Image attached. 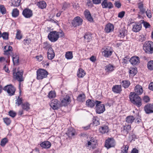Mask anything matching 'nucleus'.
I'll return each instance as SVG.
<instances>
[{"mask_svg": "<svg viewBox=\"0 0 153 153\" xmlns=\"http://www.w3.org/2000/svg\"><path fill=\"white\" fill-rule=\"evenodd\" d=\"M135 122L136 123H139L140 122L141 120L138 114H137L136 116H135Z\"/></svg>", "mask_w": 153, "mask_h": 153, "instance_id": "54", "label": "nucleus"}, {"mask_svg": "<svg viewBox=\"0 0 153 153\" xmlns=\"http://www.w3.org/2000/svg\"><path fill=\"white\" fill-rule=\"evenodd\" d=\"M142 25L140 23H136L133 25L132 30L135 32L139 31L141 28Z\"/></svg>", "mask_w": 153, "mask_h": 153, "instance_id": "20", "label": "nucleus"}, {"mask_svg": "<svg viewBox=\"0 0 153 153\" xmlns=\"http://www.w3.org/2000/svg\"><path fill=\"white\" fill-rule=\"evenodd\" d=\"M31 42V39L30 38H26L23 41L24 44L25 45H28Z\"/></svg>", "mask_w": 153, "mask_h": 153, "instance_id": "47", "label": "nucleus"}, {"mask_svg": "<svg viewBox=\"0 0 153 153\" xmlns=\"http://www.w3.org/2000/svg\"><path fill=\"white\" fill-rule=\"evenodd\" d=\"M75 131L73 128H69L67 134L69 137H72L75 134Z\"/></svg>", "mask_w": 153, "mask_h": 153, "instance_id": "29", "label": "nucleus"}, {"mask_svg": "<svg viewBox=\"0 0 153 153\" xmlns=\"http://www.w3.org/2000/svg\"><path fill=\"white\" fill-rule=\"evenodd\" d=\"M65 58L68 59H71L73 58V55L72 51H68L65 54Z\"/></svg>", "mask_w": 153, "mask_h": 153, "instance_id": "38", "label": "nucleus"}, {"mask_svg": "<svg viewBox=\"0 0 153 153\" xmlns=\"http://www.w3.org/2000/svg\"><path fill=\"white\" fill-rule=\"evenodd\" d=\"M3 90L6 91L9 96H10L13 95L16 91L15 88L11 84L5 86Z\"/></svg>", "mask_w": 153, "mask_h": 153, "instance_id": "5", "label": "nucleus"}, {"mask_svg": "<svg viewBox=\"0 0 153 153\" xmlns=\"http://www.w3.org/2000/svg\"><path fill=\"white\" fill-rule=\"evenodd\" d=\"M135 93L137 95L142 94L143 92V90L141 86L137 85L135 88Z\"/></svg>", "mask_w": 153, "mask_h": 153, "instance_id": "22", "label": "nucleus"}, {"mask_svg": "<svg viewBox=\"0 0 153 153\" xmlns=\"http://www.w3.org/2000/svg\"><path fill=\"white\" fill-rule=\"evenodd\" d=\"M146 15L147 17L149 18H151L152 17V13L150 10H147L146 12Z\"/></svg>", "mask_w": 153, "mask_h": 153, "instance_id": "59", "label": "nucleus"}, {"mask_svg": "<svg viewBox=\"0 0 153 153\" xmlns=\"http://www.w3.org/2000/svg\"><path fill=\"white\" fill-rule=\"evenodd\" d=\"M16 38L18 40H20L22 37V36L21 31L19 30H17V33L16 34Z\"/></svg>", "mask_w": 153, "mask_h": 153, "instance_id": "41", "label": "nucleus"}, {"mask_svg": "<svg viewBox=\"0 0 153 153\" xmlns=\"http://www.w3.org/2000/svg\"><path fill=\"white\" fill-rule=\"evenodd\" d=\"M37 79H42L47 77L48 74V72L45 70L39 69L37 72Z\"/></svg>", "mask_w": 153, "mask_h": 153, "instance_id": "7", "label": "nucleus"}, {"mask_svg": "<svg viewBox=\"0 0 153 153\" xmlns=\"http://www.w3.org/2000/svg\"><path fill=\"white\" fill-rule=\"evenodd\" d=\"M144 109L147 114H149L153 113V104H147L145 106Z\"/></svg>", "mask_w": 153, "mask_h": 153, "instance_id": "14", "label": "nucleus"}, {"mask_svg": "<svg viewBox=\"0 0 153 153\" xmlns=\"http://www.w3.org/2000/svg\"><path fill=\"white\" fill-rule=\"evenodd\" d=\"M85 75V73L83 69L81 68L79 69L77 74V76L79 78H82Z\"/></svg>", "mask_w": 153, "mask_h": 153, "instance_id": "28", "label": "nucleus"}, {"mask_svg": "<svg viewBox=\"0 0 153 153\" xmlns=\"http://www.w3.org/2000/svg\"><path fill=\"white\" fill-rule=\"evenodd\" d=\"M0 12L4 15L6 13V10L4 6L3 5H0Z\"/></svg>", "mask_w": 153, "mask_h": 153, "instance_id": "45", "label": "nucleus"}, {"mask_svg": "<svg viewBox=\"0 0 153 153\" xmlns=\"http://www.w3.org/2000/svg\"><path fill=\"white\" fill-rule=\"evenodd\" d=\"M36 58L39 61H41L43 59V57L42 55L37 56Z\"/></svg>", "mask_w": 153, "mask_h": 153, "instance_id": "61", "label": "nucleus"}, {"mask_svg": "<svg viewBox=\"0 0 153 153\" xmlns=\"http://www.w3.org/2000/svg\"><path fill=\"white\" fill-rule=\"evenodd\" d=\"M30 105L27 102H25L22 104V109L26 111H28L30 109Z\"/></svg>", "mask_w": 153, "mask_h": 153, "instance_id": "36", "label": "nucleus"}, {"mask_svg": "<svg viewBox=\"0 0 153 153\" xmlns=\"http://www.w3.org/2000/svg\"><path fill=\"white\" fill-rule=\"evenodd\" d=\"M149 88L150 89L153 91V82H151L149 84Z\"/></svg>", "mask_w": 153, "mask_h": 153, "instance_id": "64", "label": "nucleus"}, {"mask_svg": "<svg viewBox=\"0 0 153 153\" xmlns=\"http://www.w3.org/2000/svg\"><path fill=\"white\" fill-rule=\"evenodd\" d=\"M101 102L96 100V111L98 114H101L105 110V105L103 104H101Z\"/></svg>", "mask_w": 153, "mask_h": 153, "instance_id": "4", "label": "nucleus"}, {"mask_svg": "<svg viewBox=\"0 0 153 153\" xmlns=\"http://www.w3.org/2000/svg\"><path fill=\"white\" fill-rule=\"evenodd\" d=\"M19 14V10L16 8L13 9L12 12V16L13 17H16L18 16Z\"/></svg>", "mask_w": 153, "mask_h": 153, "instance_id": "43", "label": "nucleus"}, {"mask_svg": "<svg viewBox=\"0 0 153 153\" xmlns=\"http://www.w3.org/2000/svg\"><path fill=\"white\" fill-rule=\"evenodd\" d=\"M143 49L147 53H153V42L149 41L146 42L143 45Z\"/></svg>", "mask_w": 153, "mask_h": 153, "instance_id": "3", "label": "nucleus"}, {"mask_svg": "<svg viewBox=\"0 0 153 153\" xmlns=\"http://www.w3.org/2000/svg\"><path fill=\"white\" fill-rule=\"evenodd\" d=\"M85 18L89 21L92 22L93 20L89 11L88 10H85L84 13Z\"/></svg>", "mask_w": 153, "mask_h": 153, "instance_id": "24", "label": "nucleus"}, {"mask_svg": "<svg viewBox=\"0 0 153 153\" xmlns=\"http://www.w3.org/2000/svg\"><path fill=\"white\" fill-rule=\"evenodd\" d=\"M131 126L130 125L124 126L122 128L121 132L124 135H126L131 130Z\"/></svg>", "mask_w": 153, "mask_h": 153, "instance_id": "16", "label": "nucleus"}, {"mask_svg": "<svg viewBox=\"0 0 153 153\" xmlns=\"http://www.w3.org/2000/svg\"><path fill=\"white\" fill-rule=\"evenodd\" d=\"M4 54L9 56H12V60L14 65H19V56L18 55L16 54H13L12 52V47L9 45H7L4 47Z\"/></svg>", "mask_w": 153, "mask_h": 153, "instance_id": "1", "label": "nucleus"}, {"mask_svg": "<svg viewBox=\"0 0 153 153\" xmlns=\"http://www.w3.org/2000/svg\"><path fill=\"white\" fill-rule=\"evenodd\" d=\"M96 100L94 101L93 100H88L86 101V105L88 107L91 108L93 107L96 105Z\"/></svg>", "mask_w": 153, "mask_h": 153, "instance_id": "27", "label": "nucleus"}, {"mask_svg": "<svg viewBox=\"0 0 153 153\" xmlns=\"http://www.w3.org/2000/svg\"><path fill=\"white\" fill-rule=\"evenodd\" d=\"M55 53L53 48H49L47 53L48 58L49 59H52L55 56Z\"/></svg>", "mask_w": 153, "mask_h": 153, "instance_id": "18", "label": "nucleus"}, {"mask_svg": "<svg viewBox=\"0 0 153 153\" xmlns=\"http://www.w3.org/2000/svg\"><path fill=\"white\" fill-rule=\"evenodd\" d=\"M121 84L122 86L125 88H128L130 85L131 83L128 80H123L121 82Z\"/></svg>", "mask_w": 153, "mask_h": 153, "instance_id": "34", "label": "nucleus"}, {"mask_svg": "<svg viewBox=\"0 0 153 153\" xmlns=\"http://www.w3.org/2000/svg\"><path fill=\"white\" fill-rule=\"evenodd\" d=\"M58 32L59 33V36H60L61 37H64V33L62 31Z\"/></svg>", "mask_w": 153, "mask_h": 153, "instance_id": "62", "label": "nucleus"}, {"mask_svg": "<svg viewBox=\"0 0 153 153\" xmlns=\"http://www.w3.org/2000/svg\"><path fill=\"white\" fill-rule=\"evenodd\" d=\"M142 23L143 24L144 26L145 27V28H147L150 27V25L148 22L144 21Z\"/></svg>", "mask_w": 153, "mask_h": 153, "instance_id": "52", "label": "nucleus"}, {"mask_svg": "<svg viewBox=\"0 0 153 153\" xmlns=\"http://www.w3.org/2000/svg\"><path fill=\"white\" fill-rule=\"evenodd\" d=\"M149 98L148 96H145L143 99V101L146 102H147L149 101Z\"/></svg>", "mask_w": 153, "mask_h": 153, "instance_id": "60", "label": "nucleus"}, {"mask_svg": "<svg viewBox=\"0 0 153 153\" xmlns=\"http://www.w3.org/2000/svg\"><path fill=\"white\" fill-rule=\"evenodd\" d=\"M9 33L7 32H4L2 34L1 37L4 40H7L8 39Z\"/></svg>", "mask_w": 153, "mask_h": 153, "instance_id": "49", "label": "nucleus"}, {"mask_svg": "<svg viewBox=\"0 0 153 153\" xmlns=\"http://www.w3.org/2000/svg\"><path fill=\"white\" fill-rule=\"evenodd\" d=\"M58 33L56 31L51 32L48 35V38L51 42H55L59 38Z\"/></svg>", "mask_w": 153, "mask_h": 153, "instance_id": "6", "label": "nucleus"}, {"mask_svg": "<svg viewBox=\"0 0 153 153\" xmlns=\"http://www.w3.org/2000/svg\"><path fill=\"white\" fill-rule=\"evenodd\" d=\"M16 69H13V74L16 79L19 82L23 81L24 79L23 78V71L21 70L20 71H18L16 73Z\"/></svg>", "mask_w": 153, "mask_h": 153, "instance_id": "8", "label": "nucleus"}, {"mask_svg": "<svg viewBox=\"0 0 153 153\" xmlns=\"http://www.w3.org/2000/svg\"><path fill=\"white\" fill-rule=\"evenodd\" d=\"M103 1L101 5L103 8H108L109 9L113 7V4L110 2H108L107 0H102Z\"/></svg>", "mask_w": 153, "mask_h": 153, "instance_id": "13", "label": "nucleus"}, {"mask_svg": "<svg viewBox=\"0 0 153 153\" xmlns=\"http://www.w3.org/2000/svg\"><path fill=\"white\" fill-rule=\"evenodd\" d=\"M12 5L15 7L19 6L20 3V0H11Z\"/></svg>", "mask_w": 153, "mask_h": 153, "instance_id": "40", "label": "nucleus"}, {"mask_svg": "<svg viewBox=\"0 0 153 153\" xmlns=\"http://www.w3.org/2000/svg\"><path fill=\"white\" fill-rule=\"evenodd\" d=\"M129 61L133 65H135L140 63V59L138 56H135L132 57Z\"/></svg>", "mask_w": 153, "mask_h": 153, "instance_id": "15", "label": "nucleus"}, {"mask_svg": "<svg viewBox=\"0 0 153 153\" xmlns=\"http://www.w3.org/2000/svg\"><path fill=\"white\" fill-rule=\"evenodd\" d=\"M137 71L135 69H132L129 71V73L132 75L134 76L137 73Z\"/></svg>", "mask_w": 153, "mask_h": 153, "instance_id": "55", "label": "nucleus"}, {"mask_svg": "<svg viewBox=\"0 0 153 153\" xmlns=\"http://www.w3.org/2000/svg\"><path fill=\"white\" fill-rule=\"evenodd\" d=\"M22 98H19V97H18V98L16 100V104H17L18 106H19L20 105L22 104Z\"/></svg>", "mask_w": 153, "mask_h": 153, "instance_id": "51", "label": "nucleus"}, {"mask_svg": "<svg viewBox=\"0 0 153 153\" xmlns=\"http://www.w3.org/2000/svg\"><path fill=\"white\" fill-rule=\"evenodd\" d=\"M114 4L115 6L117 8H120L121 5V3L118 1H115Z\"/></svg>", "mask_w": 153, "mask_h": 153, "instance_id": "56", "label": "nucleus"}, {"mask_svg": "<svg viewBox=\"0 0 153 153\" xmlns=\"http://www.w3.org/2000/svg\"><path fill=\"white\" fill-rule=\"evenodd\" d=\"M42 147L44 149H48L51 146V143L48 141H45L42 142L40 144Z\"/></svg>", "mask_w": 153, "mask_h": 153, "instance_id": "26", "label": "nucleus"}, {"mask_svg": "<svg viewBox=\"0 0 153 153\" xmlns=\"http://www.w3.org/2000/svg\"><path fill=\"white\" fill-rule=\"evenodd\" d=\"M37 5L39 8L42 9L45 8L46 6V3L44 1H40L38 2Z\"/></svg>", "mask_w": 153, "mask_h": 153, "instance_id": "35", "label": "nucleus"}, {"mask_svg": "<svg viewBox=\"0 0 153 153\" xmlns=\"http://www.w3.org/2000/svg\"><path fill=\"white\" fill-rule=\"evenodd\" d=\"M93 124L95 126H97L100 124L99 118L97 117H94L93 119Z\"/></svg>", "mask_w": 153, "mask_h": 153, "instance_id": "42", "label": "nucleus"}, {"mask_svg": "<svg viewBox=\"0 0 153 153\" xmlns=\"http://www.w3.org/2000/svg\"><path fill=\"white\" fill-rule=\"evenodd\" d=\"M22 14L25 18H30L33 15L32 10L28 8L24 9L22 11Z\"/></svg>", "mask_w": 153, "mask_h": 153, "instance_id": "12", "label": "nucleus"}, {"mask_svg": "<svg viewBox=\"0 0 153 153\" xmlns=\"http://www.w3.org/2000/svg\"><path fill=\"white\" fill-rule=\"evenodd\" d=\"M115 145V141L113 138H109L107 139L105 143V146L107 149L113 147Z\"/></svg>", "mask_w": 153, "mask_h": 153, "instance_id": "11", "label": "nucleus"}, {"mask_svg": "<svg viewBox=\"0 0 153 153\" xmlns=\"http://www.w3.org/2000/svg\"><path fill=\"white\" fill-rule=\"evenodd\" d=\"M127 31L125 29L122 28L119 30V36L123 38L126 34Z\"/></svg>", "mask_w": 153, "mask_h": 153, "instance_id": "33", "label": "nucleus"}, {"mask_svg": "<svg viewBox=\"0 0 153 153\" xmlns=\"http://www.w3.org/2000/svg\"><path fill=\"white\" fill-rule=\"evenodd\" d=\"M125 12L124 11H122L119 13L118 14V17L120 18H122L124 16Z\"/></svg>", "mask_w": 153, "mask_h": 153, "instance_id": "58", "label": "nucleus"}, {"mask_svg": "<svg viewBox=\"0 0 153 153\" xmlns=\"http://www.w3.org/2000/svg\"><path fill=\"white\" fill-rule=\"evenodd\" d=\"M9 115L12 117H14L16 115V113L13 111H10L9 112Z\"/></svg>", "mask_w": 153, "mask_h": 153, "instance_id": "53", "label": "nucleus"}, {"mask_svg": "<svg viewBox=\"0 0 153 153\" xmlns=\"http://www.w3.org/2000/svg\"><path fill=\"white\" fill-rule=\"evenodd\" d=\"M112 91L116 93H120L122 90L121 85H114L112 88Z\"/></svg>", "mask_w": 153, "mask_h": 153, "instance_id": "21", "label": "nucleus"}, {"mask_svg": "<svg viewBox=\"0 0 153 153\" xmlns=\"http://www.w3.org/2000/svg\"><path fill=\"white\" fill-rule=\"evenodd\" d=\"M83 20L80 17L77 16L75 17L72 21L71 24L73 27H75L82 25Z\"/></svg>", "mask_w": 153, "mask_h": 153, "instance_id": "9", "label": "nucleus"}, {"mask_svg": "<svg viewBox=\"0 0 153 153\" xmlns=\"http://www.w3.org/2000/svg\"><path fill=\"white\" fill-rule=\"evenodd\" d=\"M48 97L50 98H52L56 97V93L54 91H51L48 94Z\"/></svg>", "mask_w": 153, "mask_h": 153, "instance_id": "50", "label": "nucleus"}, {"mask_svg": "<svg viewBox=\"0 0 153 153\" xmlns=\"http://www.w3.org/2000/svg\"><path fill=\"white\" fill-rule=\"evenodd\" d=\"M128 146L126 145L125 146L124 149L123 150V151L122 152H124V153H127V150L128 149Z\"/></svg>", "mask_w": 153, "mask_h": 153, "instance_id": "63", "label": "nucleus"}, {"mask_svg": "<svg viewBox=\"0 0 153 153\" xmlns=\"http://www.w3.org/2000/svg\"><path fill=\"white\" fill-rule=\"evenodd\" d=\"M3 120L4 122L7 126H8L11 123V120L10 118L6 117L3 118Z\"/></svg>", "mask_w": 153, "mask_h": 153, "instance_id": "48", "label": "nucleus"}, {"mask_svg": "<svg viewBox=\"0 0 153 153\" xmlns=\"http://www.w3.org/2000/svg\"><path fill=\"white\" fill-rule=\"evenodd\" d=\"M100 131L102 134L107 133L108 131V128L107 126L101 127L99 129Z\"/></svg>", "mask_w": 153, "mask_h": 153, "instance_id": "32", "label": "nucleus"}, {"mask_svg": "<svg viewBox=\"0 0 153 153\" xmlns=\"http://www.w3.org/2000/svg\"><path fill=\"white\" fill-rule=\"evenodd\" d=\"M50 105L53 109H57L60 106V102L57 100H53L51 101Z\"/></svg>", "mask_w": 153, "mask_h": 153, "instance_id": "10", "label": "nucleus"}, {"mask_svg": "<svg viewBox=\"0 0 153 153\" xmlns=\"http://www.w3.org/2000/svg\"><path fill=\"white\" fill-rule=\"evenodd\" d=\"M114 67L111 64L106 65L105 67V70L107 72H112L114 70Z\"/></svg>", "mask_w": 153, "mask_h": 153, "instance_id": "31", "label": "nucleus"}, {"mask_svg": "<svg viewBox=\"0 0 153 153\" xmlns=\"http://www.w3.org/2000/svg\"><path fill=\"white\" fill-rule=\"evenodd\" d=\"M134 117L132 115L127 116L126 119V121L128 123L131 124L135 120Z\"/></svg>", "mask_w": 153, "mask_h": 153, "instance_id": "30", "label": "nucleus"}, {"mask_svg": "<svg viewBox=\"0 0 153 153\" xmlns=\"http://www.w3.org/2000/svg\"><path fill=\"white\" fill-rule=\"evenodd\" d=\"M70 102V97L69 96L66 95L62 99L61 105L62 106H66L69 104Z\"/></svg>", "mask_w": 153, "mask_h": 153, "instance_id": "17", "label": "nucleus"}, {"mask_svg": "<svg viewBox=\"0 0 153 153\" xmlns=\"http://www.w3.org/2000/svg\"><path fill=\"white\" fill-rule=\"evenodd\" d=\"M8 142V140L6 138H4L1 140L0 145L2 146H4Z\"/></svg>", "mask_w": 153, "mask_h": 153, "instance_id": "44", "label": "nucleus"}, {"mask_svg": "<svg viewBox=\"0 0 153 153\" xmlns=\"http://www.w3.org/2000/svg\"><path fill=\"white\" fill-rule=\"evenodd\" d=\"M84 37L87 42H89L92 38L91 35L89 33H86L84 35Z\"/></svg>", "mask_w": 153, "mask_h": 153, "instance_id": "39", "label": "nucleus"}, {"mask_svg": "<svg viewBox=\"0 0 153 153\" xmlns=\"http://www.w3.org/2000/svg\"><path fill=\"white\" fill-rule=\"evenodd\" d=\"M69 6V4L67 3H63V4L62 9L64 10H65L66 9H67L68 7Z\"/></svg>", "mask_w": 153, "mask_h": 153, "instance_id": "57", "label": "nucleus"}, {"mask_svg": "<svg viewBox=\"0 0 153 153\" xmlns=\"http://www.w3.org/2000/svg\"><path fill=\"white\" fill-rule=\"evenodd\" d=\"M85 96L84 94H79L77 97V100L79 102H83L85 100Z\"/></svg>", "mask_w": 153, "mask_h": 153, "instance_id": "37", "label": "nucleus"}, {"mask_svg": "<svg viewBox=\"0 0 153 153\" xmlns=\"http://www.w3.org/2000/svg\"><path fill=\"white\" fill-rule=\"evenodd\" d=\"M147 67L150 70H153V61H149L147 64Z\"/></svg>", "mask_w": 153, "mask_h": 153, "instance_id": "46", "label": "nucleus"}, {"mask_svg": "<svg viewBox=\"0 0 153 153\" xmlns=\"http://www.w3.org/2000/svg\"><path fill=\"white\" fill-rule=\"evenodd\" d=\"M129 98L131 102L138 107H140L142 105V100L140 97L135 93L131 92Z\"/></svg>", "mask_w": 153, "mask_h": 153, "instance_id": "2", "label": "nucleus"}, {"mask_svg": "<svg viewBox=\"0 0 153 153\" xmlns=\"http://www.w3.org/2000/svg\"><path fill=\"white\" fill-rule=\"evenodd\" d=\"M110 48L109 47L107 48L102 52V54L105 57H108L111 56L112 54V51L109 49Z\"/></svg>", "mask_w": 153, "mask_h": 153, "instance_id": "23", "label": "nucleus"}, {"mask_svg": "<svg viewBox=\"0 0 153 153\" xmlns=\"http://www.w3.org/2000/svg\"><path fill=\"white\" fill-rule=\"evenodd\" d=\"M114 29V26L113 25L108 23L107 24L105 28V30L107 33H109L112 31Z\"/></svg>", "mask_w": 153, "mask_h": 153, "instance_id": "25", "label": "nucleus"}, {"mask_svg": "<svg viewBox=\"0 0 153 153\" xmlns=\"http://www.w3.org/2000/svg\"><path fill=\"white\" fill-rule=\"evenodd\" d=\"M97 145V140L95 139L91 138V140L88 142V146H91L93 149H94L96 147Z\"/></svg>", "mask_w": 153, "mask_h": 153, "instance_id": "19", "label": "nucleus"}]
</instances>
